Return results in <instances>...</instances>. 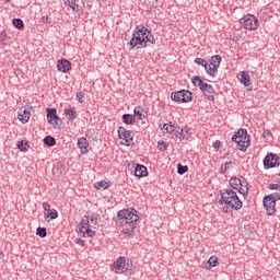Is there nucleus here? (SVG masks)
Masks as SVG:
<instances>
[{"mask_svg": "<svg viewBox=\"0 0 280 280\" xmlns=\"http://www.w3.org/2000/svg\"><path fill=\"white\" fill-rule=\"evenodd\" d=\"M148 43L154 45L156 39H154V35H152V31L148 30V27L143 25H138L132 33V37L129 42L131 49H145L148 47Z\"/></svg>", "mask_w": 280, "mask_h": 280, "instance_id": "obj_1", "label": "nucleus"}, {"mask_svg": "<svg viewBox=\"0 0 280 280\" xmlns=\"http://www.w3.org/2000/svg\"><path fill=\"white\" fill-rule=\"evenodd\" d=\"M118 220L122 226L121 233L128 235V237H135V229L139 224V214L137 210H120L118 211Z\"/></svg>", "mask_w": 280, "mask_h": 280, "instance_id": "obj_2", "label": "nucleus"}, {"mask_svg": "<svg viewBox=\"0 0 280 280\" xmlns=\"http://www.w3.org/2000/svg\"><path fill=\"white\" fill-rule=\"evenodd\" d=\"M219 205H225L223 208L225 213H229V209H234L235 211H240V209H242V200H240L237 192H235L233 189H224L221 191Z\"/></svg>", "mask_w": 280, "mask_h": 280, "instance_id": "obj_3", "label": "nucleus"}, {"mask_svg": "<svg viewBox=\"0 0 280 280\" xmlns=\"http://www.w3.org/2000/svg\"><path fill=\"white\" fill-rule=\"evenodd\" d=\"M232 141H235L241 152H246L250 147V136H248V130L238 129L237 132L232 136Z\"/></svg>", "mask_w": 280, "mask_h": 280, "instance_id": "obj_4", "label": "nucleus"}, {"mask_svg": "<svg viewBox=\"0 0 280 280\" xmlns=\"http://www.w3.org/2000/svg\"><path fill=\"white\" fill-rule=\"evenodd\" d=\"M191 82L194 86H198V89H200V91L206 95L209 102H213L215 100V96L213 95V93H215V89H213V85L203 82L200 77H194L191 79Z\"/></svg>", "mask_w": 280, "mask_h": 280, "instance_id": "obj_5", "label": "nucleus"}, {"mask_svg": "<svg viewBox=\"0 0 280 280\" xmlns=\"http://www.w3.org/2000/svg\"><path fill=\"white\" fill-rule=\"evenodd\" d=\"M171 100L177 104H187L194 100V93L189 90H180L171 94Z\"/></svg>", "mask_w": 280, "mask_h": 280, "instance_id": "obj_6", "label": "nucleus"}, {"mask_svg": "<svg viewBox=\"0 0 280 280\" xmlns=\"http://www.w3.org/2000/svg\"><path fill=\"white\" fill-rule=\"evenodd\" d=\"M240 23L249 32H255L259 27V19L253 14H246L240 20Z\"/></svg>", "mask_w": 280, "mask_h": 280, "instance_id": "obj_7", "label": "nucleus"}, {"mask_svg": "<svg viewBox=\"0 0 280 280\" xmlns=\"http://www.w3.org/2000/svg\"><path fill=\"white\" fill-rule=\"evenodd\" d=\"M130 265L126 262V257H118L116 261L112 265V270L116 275H124L127 270H129Z\"/></svg>", "mask_w": 280, "mask_h": 280, "instance_id": "obj_8", "label": "nucleus"}, {"mask_svg": "<svg viewBox=\"0 0 280 280\" xmlns=\"http://www.w3.org/2000/svg\"><path fill=\"white\" fill-rule=\"evenodd\" d=\"M46 116L48 124H51L54 128H60V126H62V120L58 116V110L56 108H47Z\"/></svg>", "mask_w": 280, "mask_h": 280, "instance_id": "obj_9", "label": "nucleus"}, {"mask_svg": "<svg viewBox=\"0 0 280 280\" xmlns=\"http://www.w3.org/2000/svg\"><path fill=\"white\" fill-rule=\"evenodd\" d=\"M264 167L266 170H272L273 167H279V155L277 153H267L262 160Z\"/></svg>", "mask_w": 280, "mask_h": 280, "instance_id": "obj_10", "label": "nucleus"}, {"mask_svg": "<svg viewBox=\"0 0 280 280\" xmlns=\"http://www.w3.org/2000/svg\"><path fill=\"white\" fill-rule=\"evenodd\" d=\"M262 205L267 211V215H275L277 213V201L269 195L264 197Z\"/></svg>", "mask_w": 280, "mask_h": 280, "instance_id": "obj_11", "label": "nucleus"}, {"mask_svg": "<svg viewBox=\"0 0 280 280\" xmlns=\"http://www.w3.org/2000/svg\"><path fill=\"white\" fill-rule=\"evenodd\" d=\"M44 209V218L47 220V222H51V220H56L58 218V210L51 209V205L49 202L45 201L43 203Z\"/></svg>", "mask_w": 280, "mask_h": 280, "instance_id": "obj_12", "label": "nucleus"}, {"mask_svg": "<svg viewBox=\"0 0 280 280\" xmlns=\"http://www.w3.org/2000/svg\"><path fill=\"white\" fill-rule=\"evenodd\" d=\"M237 80H240L241 84L244 86H252L253 82H250V74L247 71H243L237 74Z\"/></svg>", "mask_w": 280, "mask_h": 280, "instance_id": "obj_13", "label": "nucleus"}, {"mask_svg": "<svg viewBox=\"0 0 280 280\" xmlns=\"http://www.w3.org/2000/svg\"><path fill=\"white\" fill-rule=\"evenodd\" d=\"M135 176L138 178H145V176H148V167L143 164H137L135 168Z\"/></svg>", "mask_w": 280, "mask_h": 280, "instance_id": "obj_14", "label": "nucleus"}, {"mask_svg": "<svg viewBox=\"0 0 280 280\" xmlns=\"http://www.w3.org/2000/svg\"><path fill=\"white\" fill-rule=\"evenodd\" d=\"M57 67H58V71H61V73H67L71 69V61L67 59H62L58 61Z\"/></svg>", "mask_w": 280, "mask_h": 280, "instance_id": "obj_15", "label": "nucleus"}, {"mask_svg": "<svg viewBox=\"0 0 280 280\" xmlns=\"http://www.w3.org/2000/svg\"><path fill=\"white\" fill-rule=\"evenodd\" d=\"M176 139H189V137H191V135L189 133V128L184 127H177V131L175 133Z\"/></svg>", "mask_w": 280, "mask_h": 280, "instance_id": "obj_16", "label": "nucleus"}, {"mask_svg": "<svg viewBox=\"0 0 280 280\" xmlns=\"http://www.w3.org/2000/svg\"><path fill=\"white\" fill-rule=\"evenodd\" d=\"M78 148L81 151V154H86L89 152V141L86 138L82 137L78 139Z\"/></svg>", "mask_w": 280, "mask_h": 280, "instance_id": "obj_17", "label": "nucleus"}, {"mask_svg": "<svg viewBox=\"0 0 280 280\" xmlns=\"http://www.w3.org/2000/svg\"><path fill=\"white\" fill-rule=\"evenodd\" d=\"M65 170H66L65 163L57 162V164L52 168V174H54V176L60 177V176L65 175Z\"/></svg>", "mask_w": 280, "mask_h": 280, "instance_id": "obj_18", "label": "nucleus"}, {"mask_svg": "<svg viewBox=\"0 0 280 280\" xmlns=\"http://www.w3.org/2000/svg\"><path fill=\"white\" fill-rule=\"evenodd\" d=\"M80 0H67L66 5H69L73 12L77 14L81 12L82 7H80Z\"/></svg>", "mask_w": 280, "mask_h": 280, "instance_id": "obj_19", "label": "nucleus"}, {"mask_svg": "<svg viewBox=\"0 0 280 280\" xmlns=\"http://www.w3.org/2000/svg\"><path fill=\"white\" fill-rule=\"evenodd\" d=\"M31 113L26 109H21L18 113V119H20V121H22V124H27V121H30V117H31Z\"/></svg>", "mask_w": 280, "mask_h": 280, "instance_id": "obj_20", "label": "nucleus"}, {"mask_svg": "<svg viewBox=\"0 0 280 280\" xmlns=\"http://www.w3.org/2000/svg\"><path fill=\"white\" fill-rule=\"evenodd\" d=\"M235 167V162L233 161H228L220 167V173L221 174H229V170H233Z\"/></svg>", "mask_w": 280, "mask_h": 280, "instance_id": "obj_21", "label": "nucleus"}, {"mask_svg": "<svg viewBox=\"0 0 280 280\" xmlns=\"http://www.w3.org/2000/svg\"><path fill=\"white\" fill-rule=\"evenodd\" d=\"M203 67H205L206 73H208V75H211V78H215V75H218V70L211 63L207 62Z\"/></svg>", "mask_w": 280, "mask_h": 280, "instance_id": "obj_22", "label": "nucleus"}, {"mask_svg": "<svg viewBox=\"0 0 280 280\" xmlns=\"http://www.w3.org/2000/svg\"><path fill=\"white\" fill-rule=\"evenodd\" d=\"M221 62H222V56L220 55H214L210 58V65L212 67H215L217 70L220 67Z\"/></svg>", "mask_w": 280, "mask_h": 280, "instance_id": "obj_23", "label": "nucleus"}, {"mask_svg": "<svg viewBox=\"0 0 280 280\" xmlns=\"http://www.w3.org/2000/svg\"><path fill=\"white\" fill-rule=\"evenodd\" d=\"M162 130H165V132H167V135H176L177 132V127H174L170 124H164L162 127Z\"/></svg>", "mask_w": 280, "mask_h": 280, "instance_id": "obj_24", "label": "nucleus"}, {"mask_svg": "<svg viewBox=\"0 0 280 280\" xmlns=\"http://www.w3.org/2000/svg\"><path fill=\"white\" fill-rule=\"evenodd\" d=\"M95 189H108V187H110V182H106V180H101V182H96L94 184Z\"/></svg>", "mask_w": 280, "mask_h": 280, "instance_id": "obj_25", "label": "nucleus"}, {"mask_svg": "<svg viewBox=\"0 0 280 280\" xmlns=\"http://www.w3.org/2000/svg\"><path fill=\"white\" fill-rule=\"evenodd\" d=\"M65 114L69 116V121H73L78 117V113L73 108L65 109Z\"/></svg>", "mask_w": 280, "mask_h": 280, "instance_id": "obj_26", "label": "nucleus"}, {"mask_svg": "<svg viewBox=\"0 0 280 280\" xmlns=\"http://www.w3.org/2000/svg\"><path fill=\"white\" fill-rule=\"evenodd\" d=\"M122 121H124V124H127V126L135 124V115L124 114Z\"/></svg>", "mask_w": 280, "mask_h": 280, "instance_id": "obj_27", "label": "nucleus"}, {"mask_svg": "<svg viewBox=\"0 0 280 280\" xmlns=\"http://www.w3.org/2000/svg\"><path fill=\"white\" fill-rule=\"evenodd\" d=\"M133 117H137L140 121L145 119V116H143V110H141V107L138 106L133 109Z\"/></svg>", "mask_w": 280, "mask_h": 280, "instance_id": "obj_28", "label": "nucleus"}, {"mask_svg": "<svg viewBox=\"0 0 280 280\" xmlns=\"http://www.w3.org/2000/svg\"><path fill=\"white\" fill-rule=\"evenodd\" d=\"M238 191L243 195L246 196L248 195V183L246 182H241L238 186Z\"/></svg>", "mask_w": 280, "mask_h": 280, "instance_id": "obj_29", "label": "nucleus"}, {"mask_svg": "<svg viewBox=\"0 0 280 280\" xmlns=\"http://www.w3.org/2000/svg\"><path fill=\"white\" fill-rule=\"evenodd\" d=\"M44 143L45 145H49V148H54V145H56V138L51 136H46L44 138Z\"/></svg>", "mask_w": 280, "mask_h": 280, "instance_id": "obj_30", "label": "nucleus"}, {"mask_svg": "<svg viewBox=\"0 0 280 280\" xmlns=\"http://www.w3.org/2000/svg\"><path fill=\"white\" fill-rule=\"evenodd\" d=\"M230 185L233 189H240V185H242V179L234 177L230 179Z\"/></svg>", "mask_w": 280, "mask_h": 280, "instance_id": "obj_31", "label": "nucleus"}, {"mask_svg": "<svg viewBox=\"0 0 280 280\" xmlns=\"http://www.w3.org/2000/svg\"><path fill=\"white\" fill-rule=\"evenodd\" d=\"M18 148L21 152H27V150H30V144L27 143V141H20L18 142Z\"/></svg>", "mask_w": 280, "mask_h": 280, "instance_id": "obj_32", "label": "nucleus"}, {"mask_svg": "<svg viewBox=\"0 0 280 280\" xmlns=\"http://www.w3.org/2000/svg\"><path fill=\"white\" fill-rule=\"evenodd\" d=\"M187 172H189V166L183 165L180 163L177 164V174H180V176H183V174H187Z\"/></svg>", "mask_w": 280, "mask_h": 280, "instance_id": "obj_33", "label": "nucleus"}, {"mask_svg": "<svg viewBox=\"0 0 280 280\" xmlns=\"http://www.w3.org/2000/svg\"><path fill=\"white\" fill-rule=\"evenodd\" d=\"M132 139H135V131L127 130L125 133L124 140L126 141V143H130V141H132Z\"/></svg>", "mask_w": 280, "mask_h": 280, "instance_id": "obj_34", "label": "nucleus"}, {"mask_svg": "<svg viewBox=\"0 0 280 280\" xmlns=\"http://www.w3.org/2000/svg\"><path fill=\"white\" fill-rule=\"evenodd\" d=\"M36 235H38V237H47V229L42 226L37 228Z\"/></svg>", "mask_w": 280, "mask_h": 280, "instance_id": "obj_35", "label": "nucleus"}, {"mask_svg": "<svg viewBox=\"0 0 280 280\" xmlns=\"http://www.w3.org/2000/svg\"><path fill=\"white\" fill-rule=\"evenodd\" d=\"M208 264H209L210 268H215V266H218L220 262L218 261V257L211 256L208 259Z\"/></svg>", "mask_w": 280, "mask_h": 280, "instance_id": "obj_36", "label": "nucleus"}, {"mask_svg": "<svg viewBox=\"0 0 280 280\" xmlns=\"http://www.w3.org/2000/svg\"><path fill=\"white\" fill-rule=\"evenodd\" d=\"M13 25L16 30H23V20L21 19H13Z\"/></svg>", "mask_w": 280, "mask_h": 280, "instance_id": "obj_37", "label": "nucleus"}, {"mask_svg": "<svg viewBox=\"0 0 280 280\" xmlns=\"http://www.w3.org/2000/svg\"><path fill=\"white\" fill-rule=\"evenodd\" d=\"M158 149L160 152H165L167 150V144L165 141H160L158 142Z\"/></svg>", "mask_w": 280, "mask_h": 280, "instance_id": "obj_38", "label": "nucleus"}, {"mask_svg": "<svg viewBox=\"0 0 280 280\" xmlns=\"http://www.w3.org/2000/svg\"><path fill=\"white\" fill-rule=\"evenodd\" d=\"M89 224H91V221L89 220V217H84L80 223H79V226H85V228H89Z\"/></svg>", "mask_w": 280, "mask_h": 280, "instance_id": "obj_39", "label": "nucleus"}, {"mask_svg": "<svg viewBox=\"0 0 280 280\" xmlns=\"http://www.w3.org/2000/svg\"><path fill=\"white\" fill-rule=\"evenodd\" d=\"M95 235V231L91 230V228H86L83 237H93Z\"/></svg>", "mask_w": 280, "mask_h": 280, "instance_id": "obj_40", "label": "nucleus"}, {"mask_svg": "<svg viewBox=\"0 0 280 280\" xmlns=\"http://www.w3.org/2000/svg\"><path fill=\"white\" fill-rule=\"evenodd\" d=\"M126 128H124V127H118V137H119V139H125V137H126Z\"/></svg>", "mask_w": 280, "mask_h": 280, "instance_id": "obj_41", "label": "nucleus"}, {"mask_svg": "<svg viewBox=\"0 0 280 280\" xmlns=\"http://www.w3.org/2000/svg\"><path fill=\"white\" fill-rule=\"evenodd\" d=\"M268 189L280 191V184H269Z\"/></svg>", "mask_w": 280, "mask_h": 280, "instance_id": "obj_42", "label": "nucleus"}, {"mask_svg": "<svg viewBox=\"0 0 280 280\" xmlns=\"http://www.w3.org/2000/svg\"><path fill=\"white\" fill-rule=\"evenodd\" d=\"M195 62L196 65H200L201 67H205L207 65V60L202 58H196Z\"/></svg>", "mask_w": 280, "mask_h": 280, "instance_id": "obj_43", "label": "nucleus"}, {"mask_svg": "<svg viewBox=\"0 0 280 280\" xmlns=\"http://www.w3.org/2000/svg\"><path fill=\"white\" fill-rule=\"evenodd\" d=\"M77 98H78V102H79L80 104H84V93L78 92V93H77Z\"/></svg>", "mask_w": 280, "mask_h": 280, "instance_id": "obj_44", "label": "nucleus"}, {"mask_svg": "<svg viewBox=\"0 0 280 280\" xmlns=\"http://www.w3.org/2000/svg\"><path fill=\"white\" fill-rule=\"evenodd\" d=\"M269 198H272L273 201L277 202L278 200H280V192H273V194L269 195Z\"/></svg>", "mask_w": 280, "mask_h": 280, "instance_id": "obj_45", "label": "nucleus"}, {"mask_svg": "<svg viewBox=\"0 0 280 280\" xmlns=\"http://www.w3.org/2000/svg\"><path fill=\"white\" fill-rule=\"evenodd\" d=\"M262 136H264L265 139H266V138H268V137H272V132H271L270 130L266 129V130L262 132Z\"/></svg>", "mask_w": 280, "mask_h": 280, "instance_id": "obj_46", "label": "nucleus"}, {"mask_svg": "<svg viewBox=\"0 0 280 280\" xmlns=\"http://www.w3.org/2000/svg\"><path fill=\"white\" fill-rule=\"evenodd\" d=\"M86 229H89V228H85V226H83V225H80V226H79V231H80V233L83 234V235H84V233H86Z\"/></svg>", "mask_w": 280, "mask_h": 280, "instance_id": "obj_47", "label": "nucleus"}, {"mask_svg": "<svg viewBox=\"0 0 280 280\" xmlns=\"http://www.w3.org/2000/svg\"><path fill=\"white\" fill-rule=\"evenodd\" d=\"M42 21H43V23H51V19H49L47 16H43Z\"/></svg>", "mask_w": 280, "mask_h": 280, "instance_id": "obj_48", "label": "nucleus"}, {"mask_svg": "<svg viewBox=\"0 0 280 280\" xmlns=\"http://www.w3.org/2000/svg\"><path fill=\"white\" fill-rule=\"evenodd\" d=\"M75 243L79 244V246H84V241L80 238H75Z\"/></svg>", "mask_w": 280, "mask_h": 280, "instance_id": "obj_49", "label": "nucleus"}, {"mask_svg": "<svg viewBox=\"0 0 280 280\" xmlns=\"http://www.w3.org/2000/svg\"><path fill=\"white\" fill-rule=\"evenodd\" d=\"M220 144H221L220 140H217V141L213 143V148L218 149V148H220Z\"/></svg>", "mask_w": 280, "mask_h": 280, "instance_id": "obj_50", "label": "nucleus"}, {"mask_svg": "<svg viewBox=\"0 0 280 280\" xmlns=\"http://www.w3.org/2000/svg\"><path fill=\"white\" fill-rule=\"evenodd\" d=\"M89 220L93 224V222H94L93 218H89Z\"/></svg>", "mask_w": 280, "mask_h": 280, "instance_id": "obj_51", "label": "nucleus"}]
</instances>
